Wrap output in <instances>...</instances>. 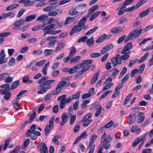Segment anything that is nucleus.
I'll return each instance as SVG.
<instances>
[{
	"label": "nucleus",
	"mask_w": 153,
	"mask_h": 153,
	"mask_svg": "<svg viewBox=\"0 0 153 153\" xmlns=\"http://www.w3.org/2000/svg\"><path fill=\"white\" fill-rule=\"evenodd\" d=\"M92 62V60L91 59H87L83 61L82 63L79 64L81 65L79 66L82 68V70L78 71L76 73L74 78L75 79H77L87 71L91 67L89 64H91Z\"/></svg>",
	"instance_id": "nucleus-1"
},
{
	"label": "nucleus",
	"mask_w": 153,
	"mask_h": 153,
	"mask_svg": "<svg viewBox=\"0 0 153 153\" xmlns=\"http://www.w3.org/2000/svg\"><path fill=\"white\" fill-rule=\"evenodd\" d=\"M112 140L111 137L110 135H108L107 136L106 133L104 132L101 137V143L105 149H108L110 146V142Z\"/></svg>",
	"instance_id": "nucleus-2"
},
{
	"label": "nucleus",
	"mask_w": 153,
	"mask_h": 153,
	"mask_svg": "<svg viewBox=\"0 0 153 153\" xmlns=\"http://www.w3.org/2000/svg\"><path fill=\"white\" fill-rule=\"evenodd\" d=\"M48 79V77L47 76H42V78L38 81V83H42L48 90L53 87L52 84L55 83L56 81L55 79Z\"/></svg>",
	"instance_id": "nucleus-3"
},
{
	"label": "nucleus",
	"mask_w": 153,
	"mask_h": 153,
	"mask_svg": "<svg viewBox=\"0 0 153 153\" xmlns=\"http://www.w3.org/2000/svg\"><path fill=\"white\" fill-rule=\"evenodd\" d=\"M143 29H140L138 30L135 29L131 32L127 36L125 40V42H127L131 39H134L138 38L139 36L142 33Z\"/></svg>",
	"instance_id": "nucleus-4"
},
{
	"label": "nucleus",
	"mask_w": 153,
	"mask_h": 153,
	"mask_svg": "<svg viewBox=\"0 0 153 153\" xmlns=\"http://www.w3.org/2000/svg\"><path fill=\"white\" fill-rule=\"evenodd\" d=\"M148 134V132L146 131L143 135L137 137L134 140L132 144V146L133 147H135L140 142L142 143L138 146V149H140L142 147L143 143L145 140V138Z\"/></svg>",
	"instance_id": "nucleus-5"
},
{
	"label": "nucleus",
	"mask_w": 153,
	"mask_h": 153,
	"mask_svg": "<svg viewBox=\"0 0 153 153\" xmlns=\"http://www.w3.org/2000/svg\"><path fill=\"white\" fill-rule=\"evenodd\" d=\"M66 82L63 80L59 81L57 84L54 90L52 91V94L53 95H56L62 91V89L66 86Z\"/></svg>",
	"instance_id": "nucleus-6"
},
{
	"label": "nucleus",
	"mask_w": 153,
	"mask_h": 153,
	"mask_svg": "<svg viewBox=\"0 0 153 153\" xmlns=\"http://www.w3.org/2000/svg\"><path fill=\"white\" fill-rule=\"evenodd\" d=\"M57 37L56 36H51L46 39L47 41H49L47 44V46L49 48H52L54 47L57 40Z\"/></svg>",
	"instance_id": "nucleus-7"
},
{
	"label": "nucleus",
	"mask_w": 153,
	"mask_h": 153,
	"mask_svg": "<svg viewBox=\"0 0 153 153\" xmlns=\"http://www.w3.org/2000/svg\"><path fill=\"white\" fill-rule=\"evenodd\" d=\"M54 120V117H53L49 120V124L45 126V136H47L48 135L51 128L53 127Z\"/></svg>",
	"instance_id": "nucleus-8"
},
{
	"label": "nucleus",
	"mask_w": 153,
	"mask_h": 153,
	"mask_svg": "<svg viewBox=\"0 0 153 153\" xmlns=\"http://www.w3.org/2000/svg\"><path fill=\"white\" fill-rule=\"evenodd\" d=\"M111 62L113 67L116 66L118 64H121L122 61L121 59L120 56L119 54H117L115 57L111 59Z\"/></svg>",
	"instance_id": "nucleus-9"
},
{
	"label": "nucleus",
	"mask_w": 153,
	"mask_h": 153,
	"mask_svg": "<svg viewBox=\"0 0 153 153\" xmlns=\"http://www.w3.org/2000/svg\"><path fill=\"white\" fill-rule=\"evenodd\" d=\"M37 151H40V153H48L47 146L43 142L37 145Z\"/></svg>",
	"instance_id": "nucleus-10"
},
{
	"label": "nucleus",
	"mask_w": 153,
	"mask_h": 153,
	"mask_svg": "<svg viewBox=\"0 0 153 153\" xmlns=\"http://www.w3.org/2000/svg\"><path fill=\"white\" fill-rule=\"evenodd\" d=\"M132 46L133 45L131 42L127 43L123 47V51L121 52V53L122 54H130L131 52L129 50L132 48Z\"/></svg>",
	"instance_id": "nucleus-11"
},
{
	"label": "nucleus",
	"mask_w": 153,
	"mask_h": 153,
	"mask_svg": "<svg viewBox=\"0 0 153 153\" xmlns=\"http://www.w3.org/2000/svg\"><path fill=\"white\" fill-rule=\"evenodd\" d=\"M25 22V20L22 19H20L16 21L13 24L14 27L13 29L15 30L18 29H20V26L23 25Z\"/></svg>",
	"instance_id": "nucleus-12"
},
{
	"label": "nucleus",
	"mask_w": 153,
	"mask_h": 153,
	"mask_svg": "<svg viewBox=\"0 0 153 153\" xmlns=\"http://www.w3.org/2000/svg\"><path fill=\"white\" fill-rule=\"evenodd\" d=\"M83 28H84V30H85L86 27H83L80 26H79V25H78V24L77 25H75L71 29L70 33V35L71 36L75 33L79 32L81 31Z\"/></svg>",
	"instance_id": "nucleus-13"
},
{
	"label": "nucleus",
	"mask_w": 153,
	"mask_h": 153,
	"mask_svg": "<svg viewBox=\"0 0 153 153\" xmlns=\"http://www.w3.org/2000/svg\"><path fill=\"white\" fill-rule=\"evenodd\" d=\"M39 84L40 85L38 87V90L37 92V93L38 94H43L46 93L48 90L46 87L42 83Z\"/></svg>",
	"instance_id": "nucleus-14"
},
{
	"label": "nucleus",
	"mask_w": 153,
	"mask_h": 153,
	"mask_svg": "<svg viewBox=\"0 0 153 153\" xmlns=\"http://www.w3.org/2000/svg\"><path fill=\"white\" fill-rule=\"evenodd\" d=\"M113 47V45L111 44L106 45L103 47L100 51V52L102 54H103L109 51Z\"/></svg>",
	"instance_id": "nucleus-15"
},
{
	"label": "nucleus",
	"mask_w": 153,
	"mask_h": 153,
	"mask_svg": "<svg viewBox=\"0 0 153 153\" xmlns=\"http://www.w3.org/2000/svg\"><path fill=\"white\" fill-rule=\"evenodd\" d=\"M6 56L4 50L2 49L0 53V65L7 61V59L5 58Z\"/></svg>",
	"instance_id": "nucleus-16"
},
{
	"label": "nucleus",
	"mask_w": 153,
	"mask_h": 153,
	"mask_svg": "<svg viewBox=\"0 0 153 153\" xmlns=\"http://www.w3.org/2000/svg\"><path fill=\"white\" fill-rule=\"evenodd\" d=\"M89 16V15H87L85 16H82V18L78 22V25L80 26H82L83 27H85V23L86 22L87 19Z\"/></svg>",
	"instance_id": "nucleus-17"
},
{
	"label": "nucleus",
	"mask_w": 153,
	"mask_h": 153,
	"mask_svg": "<svg viewBox=\"0 0 153 153\" xmlns=\"http://www.w3.org/2000/svg\"><path fill=\"white\" fill-rule=\"evenodd\" d=\"M62 122L60 123L61 126H63L68 120L69 117L67 114L65 112H63L61 116Z\"/></svg>",
	"instance_id": "nucleus-18"
},
{
	"label": "nucleus",
	"mask_w": 153,
	"mask_h": 153,
	"mask_svg": "<svg viewBox=\"0 0 153 153\" xmlns=\"http://www.w3.org/2000/svg\"><path fill=\"white\" fill-rule=\"evenodd\" d=\"M77 9L74 8L70 9L68 11V14L71 16H78L79 15H81L83 13L81 12L80 13L77 11Z\"/></svg>",
	"instance_id": "nucleus-19"
},
{
	"label": "nucleus",
	"mask_w": 153,
	"mask_h": 153,
	"mask_svg": "<svg viewBox=\"0 0 153 153\" xmlns=\"http://www.w3.org/2000/svg\"><path fill=\"white\" fill-rule=\"evenodd\" d=\"M111 35H107L105 34H104L100 36L96 40V43H100L103 41L105 39H108L111 37Z\"/></svg>",
	"instance_id": "nucleus-20"
},
{
	"label": "nucleus",
	"mask_w": 153,
	"mask_h": 153,
	"mask_svg": "<svg viewBox=\"0 0 153 153\" xmlns=\"http://www.w3.org/2000/svg\"><path fill=\"white\" fill-rule=\"evenodd\" d=\"M128 124L129 125H131L136 120V117L135 114L134 113L130 114L128 116Z\"/></svg>",
	"instance_id": "nucleus-21"
},
{
	"label": "nucleus",
	"mask_w": 153,
	"mask_h": 153,
	"mask_svg": "<svg viewBox=\"0 0 153 153\" xmlns=\"http://www.w3.org/2000/svg\"><path fill=\"white\" fill-rule=\"evenodd\" d=\"M88 135L86 134L85 131H84L76 139L74 143V144H75L78 143L82 138L85 139L87 138Z\"/></svg>",
	"instance_id": "nucleus-22"
},
{
	"label": "nucleus",
	"mask_w": 153,
	"mask_h": 153,
	"mask_svg": "<svg viewBox=\"0 0 153 153\" xmlns=\"http://www.w3.org/2000/svg\"><path fill=\"white\" fill-rule=\"evenodd\" d=\"M80 64H77L76 66L74 67L69 69V74H73L78 69H81V68L79 65Z\"/></svg>",
	"instance_id": "nucleus-23"
},
{
	"label": "nucleus",
	"mask_w": 153,
	"mask_h": 153,
	"mask_svg": "<svg viewBox=\"0 0 153 153\" xmlns=\"http://www.w3.org/2000/svg\"><path fill=\"white\" fill-rule=\"evenodd\" d=\"M150 7H148L145 10L142 11L138 15V18H143L147 16L149 12Z\"/></svg>",
	"instance_id": "nucleus-24"
},
{
	"label": "nucleus",
	"mask_w": 153,
	"mask_h": 153,
	"mask_svg": "<svg viewBox=\"0 0 153 153\" xmlns=\"http://www.w3.org/2000/svg\"><path fill=\"white\" fill-rule=\"evenodd\" d=\"M55 26V24H52L45 27L43 28L42 30L45 33V32H47L48 31H53L51 29L53 28Z\"/></svg>",
	"instance_id": "nucleus-25"
},
{
	"label": "nucleus",
	"mask_w": 153,
	"mask_h": 153,
	"mask_svg": "<svg viewBox=\"0 0 153 153\" xmlns=\"http://www.w3.org/2000/svg\"><path fill=\"white\" fill-rule=\"evenodd\" d=\"M64 43L62 41H59L57 42V46L55 49V51H59L62 49L65 46Z\"/></svg>",
	"instance_id": "nucleus-26"
},
{
	"label": "nucleus",
	"mask_w": 153,
	"mask_h": 153,
	"mask_svg": "<svg viewBox=\"0 0 153 153\" xmlns=\"http://www.w3.org/2000/svg\"><path fill=\"white\" fill-rule=\"evenodd\" d=\"M97 135H92L91 136L89 145L88 148V149H90L92 146H93V144L94 142V140L97 139Z\"/></svg>",
	"instance_id": "nucleus-27"
},
{
	"label": "nucleus",
	"mask_w": 153,
	"mask_h": 153,
	"mask_svg": "<svg viewBox=\"0 0 153 153\" xmlns=\"http://www.w3.org/2000/svg\"><path fill=\"white\" fill-rule=\"evenodd\" d=\"M18 100L15 98L13 100L12 103L13 105L14 108L16 109V110H18L20 107V104L18 101Z\"/></svg>",
	"instance_id": "nucleus-28"
},
{
	"label": "nucleus",
	"mask_w": 153,
	"mask_h": 153,
	"mask_svg": "<svg viewBox=\"0 0 153 153\" xmlns=\"http://www.w3.org/2000/svg\"><path fill=\"white\" fill-rule=\"evenodd\" d=\"M99 7V6L97 5H95L88 10V14L91 15L96 10H97Z\"/></svg>",
	"instance_id": "nucleus-29"
},
{
	"label": "nucleus",
	"mask_w": 153,
	"mask_h": 153,
	"mask_svg": "<svg viewBox=\"0 0 153 153\" xmlns=\"http://www.w3.org/2000/svg\"><path fill=\"white\" fill-rule=\"evenodd\" d=\"M61 138V136L60 135H56L54 136L52 138V141L55 144L59 145V143L58 140Z\"/></svg>",
	"instance_id": "nucleus-30"
},
{
	"label": "nucleus",
	"mask_w": 153,
	"mask_h": 153,
	"mask_svg": "<svg viewBox=\"0 0 153 153\" xmlns=\"http://www.w3.org/2000/svg\"><path fill=\"white\" fill-rule=\"evenodd\" d=\"M98 28V26H95L93 28L91 29L88 31H87L85 34L86 36L89 35L95 32Z\"/></svg>",
	"instance_id": "nucleus-31"
},
{
	"label": "nucleus",
	"mask_w": 153,
	"mask_h": 153,
	"mask_svg": "<svg viewBox=\"0 0 153 153\" xmlns=\"http://www.w3.org/2000/svg\"><path fill=\"white\" fill-rule=\"evenodd\" d=\"M30 78L29 76H24L22 79V82L23 83L27 84L32 83L33 81L29 79Z\"/></svg>",
	"instance_id": "nucleus-32"
},
{
	"label": "nucleus",
	"mask_w": 153,
	"mask_h": 153,
	"mask_svg": "<svg viewBox=\"0 0 153 153\" xmlns=\"http://www.w3.org/2000/svg\"><path fill=\"white\" fill-rule=\"evenodd\" d=\"M149 54V52H147L145 53L144 55L142 56L138 61V63H142L144 61L148 56Z\"/></svg>",
	"instance_id": "nucleus-33"
},
{
	"label": "nucleus",
	"mask_w": 153,
	"mask_h": 153,
	"mask_svg": "<svg viewBox=\"0 0 153 153\" xmlns=\"http://www.w3.org/2000/svg\"><path fill=\"white\" fill-rule=\"evenodd\" d=\"M36 16L37 15L36 14H34L32 15L28 16L24 20L25 22H29L35 19L36 18Z\"/></svg>",
	"instance_id": "nucleus-34"
},
{
	"label": "nucleus",
	"mask_w": 153,
	"mask_h": 153,
	"mask_svg": "<svg viewBox=\"0 0 153 153\" xmlns=\"http://www.w3.org/2000/svg\"><path fill=\"white\" fill-rule=\"evenodd\" d=\"M100 71H98L96 74L94 75V76L92 78L91 82V84H93L97 80L98 78V77Z\"/></svg>",
	"instance_id": "nucleus-35"
},
{
	"label": "nucleus",
	"mask_w": 153,
	"mask_h": 153,
	"mask_svg": "<svg viewBox=\"0 0 153 153\" xmlns=\"http://www.w3.org/2000/svg\"><path fill=\"white\" fill-rule=\"evenodd\" d=\"M48 16L45 15H42L37 17L36 19V21H39L40 22H43L48 19Z\"/></svg>",
	"instance_id": "nucleus-36"
},
{
	"label": "nucleus",
	"mask_w": 153,
	"mask_h": 153,
	"mask_svg": "<svg viewBox=\"0 0 153 153\" xmlns=\"http://www.w3.org/2000/svg\"><path fill=\"white\" fill-rule=\"evenodd\" d=\"M76 52V49L75 48L74 46H72L71 48V49L70 50L69 56L70 57H73Z\"/></svg>",
	"instance_id": "nucleus-37"
},
{
	"label": "nucleus",
	"mask_w": 153,
	"mask_h": 153,
	"mask_svg": "<svg viewBox=\"0 0 153 153\" xmlns=\"http://www.w3.org/2000/svg\"><path fill=\"white\" fill-rule=\"evenodd\" d=\"M50 65L49 62H48L46 63L42 70V73L45 75L47 74V70L48 67Z\"/></svg>",
	"instance_id": "nucleus-38"
},
{
	"label": "nucleus",
	"mask_w": 153,
	"mask_h": 153,
	"mask_svg": "<svg viewBox=\"0 0 153 153\" xmlns=\"http://www.w3.org/2000/svg\"><path fill=\"white\" fill-rule=\"evenodd\" d=\"M126 7L123 4V6L121 7L120 8L117 14L119 16H121L124 14V12H126Z\"/></svg>",
	"instance_id": "nucleus-39"
},
{
	"label": "nucleus",
	"mask_w": 153,
	"mask_h": 153,
	"mask_svg": "<svg viewBox=\"0 0 153 153\" xmlns=\"http://www.w3.org/2000/svg\"><path fill=\"white\" fill-rule=\"evenodd\" d=\"M9 86V84H5L1 85L0 87L1 88H4V90L7 92L9 91L10 89Z\"/></svg>",
	"instance_id": "nucleus-40"
},
{
	"label": "nucleus",
	"mask_w": 153,
	"mask_h": 153,
	"mask_svg": "<svg viewBox=\"0 0 153 153\" xmlns=\"http://www.w3.org/2000/svg\"><path fill=\"white\" fill-rule=\"evenodd\" d=\"M127 20V19L125 16H122L119 19L118 23L119 24L121 25L124 24Z\"/></svg>",
	"instance_id": "nucleus-41"
},
{
	"label": "nucleus",
	"mask_w": 153,
	"mask_h": 153,
	"mask_svg": "<svg viewBox=\"0 0 153 153\" xmlns=\"http://www.w3.org/2000/svg\"><path fill=\"white\" fill-rule=\"evenodd\" d=\"M94 42V38L91 37L89 39H88L86 41L87 45L90 47H91L93 45Z\"/></svg>",
	"instance_id": "nucleus-42"
},
{
	"label": "nucleus",
	"mask_w": 153,
	"mask_h": 153,
	"mask_svg": "<svg viewBox=\"0 0 153 153\" xmlns=\"http://www.w3.org/2000/svg\"><path fill=\"white\" fill-rule=\"evenodd\" d=\"M147 0H141L137 3L134 6L135 9H137L139 8L143 4H144L146 2Z\"/></svg>",
	"instance_id": "nucleus-43"
},
{
	"label": "nucleus",
	"mask_w": 153,
	"mask_h": 153,
	"mask_svg": "<svg viewBox=\"0 0 153 153\" xmlns=\"http://www.w3.org/2000/svg\"><path fill=\"white\" fill-rule=\"evenodd\" d=\"M100 13L101 12L100 11H98L94 13L93 14L90 18V21H92L98 16L99 15Z\"/></svg>",
	"instance_id": "nucleus-44"
},
{
	"label": "nucleus",
	"mask_w": 153,
	"mask_h": 153,
	"mask_svg": "<svg viewBox=\"0 0 153 153\" xmlns=\"http://www.w3.org/2000/svg\"><path fill=\"white\" fill-rule=\"evenodd\" d=\"M19 83L20 81L19 80L13 82L12 84L11 89L12 90L16 88L19 85Z\"/></svg>",
	"instance_id": "nucleus-45"
},
{
	"label": "nucleus",
	"mask_w": 153,
	"mask_h": 153,
	"mask_svg": "<svg viewBox=\"0 0 153 153\" xmlns=\"http://www.w3.org/2000/svg\"><path fill=\"white\" fill-rule=\"evenodd\" d=\"M102 108L101 105L99 104L98 105V107L97 108V111H96L95 114V117H97L99 116L102 111Z\"/></svg>",
	"instance_id": "nucleus-46"
},
{
	"label": "nucleus",
	"mask_w": 153,
	"mask_h": 153,
	"mask_svg": "<svg viewBox=\"0 0 153 153\" xmlns=\"http://www.w3.org/2000/svg\"><path fill=\"white\" fill-rule=\"evenodd\" d=\"M30 34L29 33H22L21 36L19 37L18 38L19 40H22L24 39H25L29 37L30 36Z\"/></svg>",
	"instance_id": "nucleus-47"
},
{
	"label": "nucleus",
	"mask_w": 153,
	"mask_h": 153,
	"mask_svg": "<svg viewBox=\"0 0 153 153\" xmlns=\"http://www.w3.org/2000/svg\"><path fill=\"white\" fill-rule=\"evenodd\" d=\"M61 30H53L48 31L47 32H45L44 35V36H45L46 34H48L50 35H55L61 32Z\"/></svg>",
	"instance_id": "nucleus-48"
},
{
	"label": "nucleus",
	"mask_w": 153,
	"mask_h": 153,
	"mask_svg": "<svg viewBox=\"0 0 153 153\" xmlns=\"http://www.w3.org/2000/svg\"><path fill=\"white\" fill-rule=\"evenodd\" d=\"M54 52V50L45 49L44 51V54L45 56H48L52 54Z\"/></svg>",
	"instance_id": "nucleus-49"
},
{
	"label": "nucleus",
	"mask_w": 153,
	"mask_h": 153,
	"mask_svg": "<svg viewBox=\"0 0 153 153\" xmlns=\"http://www.w3.org/2000/svg\"><path fill=\"white\" fill-rule=\"evenodd\" d=\"M19 5V4H14L10 5L6 8V10L7 11L13 10L18 7Z\"/></svg>",
	"instance_id": "nucleus-50"
},
{
	"label": "nucleus",
	"mask_w": 153,
	"mask_h": 153,
	"mask_svg": "<svg viewBox=\"0 0 153 153\" xmlns=\"http://www.w3.org/2000/svg\"><path fill=\"white\" fill-rule=\"evenodd\" d=\"M86 6V4L82 3L76 6L75 7V9H76L77 10H79L84 8Z\"/></svg>",
	"instance_id": "nucleus-51"
},
{
	"label": "nucleus",
	"mask_w": 153,
	"mask_h": 153,
	"mask_svg": "<svg viewBox=\"0 0 153 153\" xmlns=\"http://www.w3.org/2000/svg\"><path fill=\"white\" fill-rule=\"evenodd\" d=\"M111 71H112L111 76L112 78H114L118 73L119 71L117 68H115L112 69Z\"/></svg>",
	"instance_id": "nucleus-52"
},
{
	"label": "nucleus",
	"mask_w": 153,
	"mask_h": 153,
	"mask_svg": "<svg viewBox=\"0 0 153 153\" xmlns=\"http://www.w3.org/2000/svg\"><path fill=\"white\" fill-rule=\"evenodd\" d=\"M74 18L72 17H68L66 18L64 25H66L69 24L74 21Z\"/></svg>",
	"instance_id": "nucleus-53"
},
{
	"label": "nucleus",
	"mask_w": 153,
	"mask_h": 153,
	"mask_svg": "<svg viewBox=\"0 0 153 153\" xmlns=\"http://www.w3.org/2000/svg\"><path fill=\"white\" fill-rule=\"evenodd\" d=\"M127 71V68L125 67H124L120 73L119 75L118 78L119 79L121 78L126 73Z\"/></svg>",
	"instance_id": "nucleus-54"
},
{
	"label": "nucleus",
	"mask_w": 153,
	"mask_h": 153,
	"mask_svg": "<svg viewBox=\"0 0 153 153\" xmlns=\"http://www.w3.org/2000/svg\"><path fill=\"white\" fill-rule=\"evenodd\" d=\"M112 91L111 90H108L104 93L99 97V100H100L102 99L105 97L110 93H111Z\"/></svg>",
	"instance_id": "nucleus-55"
},
{
	"label": "nucleus",
	"mask_w": 153,
	"mask_h": 153,
	"mask_svg": "<svg viewBox=\"0 0 153 153\" xmlns=\"http://www.w3.org/2000/svg\"><path fill=\"white\" fill-rule=\"evenodd\" d=\"M53 70V71L51 74V76L52 77H55L59 75V70Z\"/></svg>",
	"instance_id": "nucleus-56"
},
{
	"label": "nucleus",
	"mask_w": 153,
	"mask_h": 153,
	"mask_svg": "<svg viewBox=\"0 0 153 153\" xmlns=\"http://www.w3.org/2000/svg\"><path fill=\"white\" fill-rule=\"evenodd\" d=\"M81 58V56H75L72 58L70 61V63H72L74 62H76Z\"/></svg>",
	"instance_id": "nucleus-57"
},
{
	"label": "nucleus",
	"mask_w": 153,
	"mask_h": 153,
	"mask_svg": "<svg viewBox=\"0 0 153 153\" xmlns=\"http://www.w3.org/2000/svg\"><path fill=\"white\" fill-rule=\"evenodd\" d=\"M9 75L8 73H4L0 74V81H2L5 79Z\"/></svg>",
	"instance_id": "nucleus-58"
},
{
	"label": "nucleus",
	"mask_w": 153,
	"mask_h": 153,
	"mask_svg": "<svg viewBox=\"0 0 153 153\" xmlns=\"http://www.w3.org/2000/svg\"><path fill=\"white\" fill-rule=\"evenodd\" d=\"M83 102L81 105V108L84 109L87 107V104L90 102V100H84L83 101Z\"/></svg>",
	"instance_id": "nucleus-59"
},
{
	"label": "nucleus",
	"mask_w": 153,
	"mask_h": 153,
	"mask_svg": "<svg viewBox=\"0 0 153 153\" xmlns=\"http://www.w3.org/2000/svg\"><path fill=\"white\" fill-rule=\"evenodd\" d=\"M132 96V94H130L128 95L125 99L123 103V105H125L131 99Z\"/></svg>",
	"instance_id": "nucleus-60"
},
{
	"label": "nucleus",
	"mask_w": 153,
	"mask_h": 153,
	"mask_svg": "<svg viewBox=\"0 0 153 153\" xmlns=\"http://www.w3.org/2000/svg\"><path fill=\"white\" fill-rule=\"evenodd\" d=\"M44 26V25H38L35 26L33 27L32 28V30L33 31H36L38 30H39L41 29Z\"/></svg>",
	"instance_id": "nucleus-61"
},
{
	"label": "nucleus",
	"mask_w": 153,
	"mask_h": 153,
	"mask_svg": "<svg viewBox=\"0 0 153 153\" xmlns=\"http://www.w3.org/2000/svg\"><path fill=\"white\" fill-rule=\"evenodd\" d=\"M121 28V27L120 26L114 28L111 30V32L112 33L115 34L120 30Z\"/></svg>",
	"instance_id": "nucleus-62"
},
{
	"label": "nucleus",
	"mask_w": 153,
	"mask_h": 153,
	"mask_svg": "<svg viewBox=\"0 0 153 153\" xmlns=\"http://www.w3.org/2000/svg\"><path fill=\"white\" fill-rule=\"evenodd\" d=\"M36 116V112H34L31 114L29 119L28 121L29 122V123H31L33 120L35 119Z\"/></svg>",
	"instance_id": "nucleus-63"
},
{
	"label": "nucleus",
	"mask_w": 153,
	"mask_h": 153,
	"mask_svg": "<svg viewBox=\"0 0 153 153\" xmlns=\"http://www.w3.org/2000/svg\"><path fill=\"white\" fill-rule=\"evenodd\" d=\"M113 84L112 83L106 85L103 87L102 91H105L109 89L113 86Z\"/></svg>",
	"instance_id": "nucleus-64"
}]
</instances>
